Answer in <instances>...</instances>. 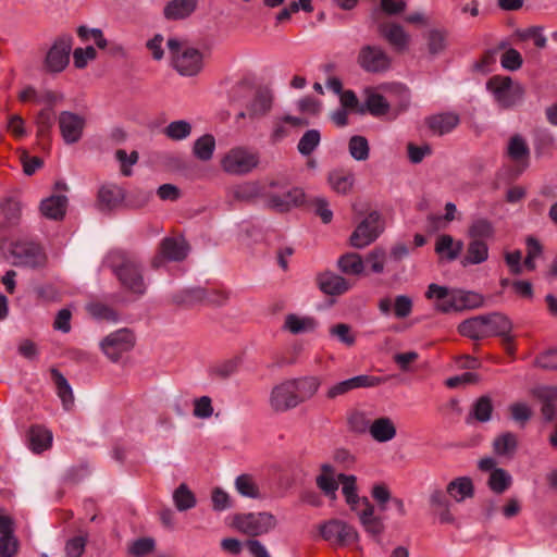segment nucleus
Wrapping results in <instances>:
<instances>
[{"label":"nucleus","instance_id":"obj_1","mask_svg":"<svg viewBox=\"0 0 557 557\" xmlns=\"http://www.w3.org/2000/svg\"><path fill=\"white\" fill-rule=\"evenodd\" d=\"M428 299L434 300L435 309L442 313L459 312L483 306V296L470 290L449 288L435 283L429 285Z\"/></svg>","mask_w":557,"mask_h":557},{"label":"nucleus","instance_id":"obj_2","mask_svg":"<svg viewBox=\"0 0 557 557\" xmlns=\"http://www.w3.org/2000/svg\"><path fill=\"white\" fill-rule=\"evenodd\" d=\"M111 264L113 272L122 286L128 292L143 296L146 293V284L143 276V268L134 257L117 252Z\"/></svg>","mask_w":557,"mask_h":557},{"label":"nucleus","instance_id":"obj_3","mask_svg":"<svg viewBox=\"0 0 557 557\" xmlns=\"http://www.w3.org/2000/svg\"><path fill=\"white\" fill-rule=\"evenodd\" d=\"M263 199L268 207L278 212H286L304 203L305 193L300 188L285 190L282 182L273 180L263 191Z\"/></svg>","mask_w":557,"mask_h":557},{"label":"nucleus","instance_id":"obj_4","mask_svg":"<svg viewBox=\"0 0 557 557\" xmlns=\"http://www.w3.org/2000/svg\"><path fill=\"white\" fill-rule=\"evenodd\" d=\"M10 255L14 259L13 264L16 267L41 268L47 260L42 247L38 243L27 239L11 243Z\"/></svg>","mask_w":557,"mask_h":557},{"label":"nucleus","instance_id":"obj_5","mask_svg":"<svg viewBox=\"0 0 557 557\" xmlns=\"http://www.w3.org/2000/svg\"><path fill=\"white\" fill-rule=\"evenodd\" d=\"M276 518L270 512H249L236 515L234 527L249 536H259L273 530Z\"/></svg>","mask_w":557,"mask_h":557},{"label":"nucleus","instance_id":"obj_6","mask_svg":"<svg viewBox=\"0 0 557 557\" xmlns=\"http://www.w3.org/2000/svg\"><path fill=\"white\" fill-rule=\"evenodd\" d=\"M259 163V156L245 147L231 149L222 159V169L230 174L243 175L251 172Z\"/></svg>","mask_w":557,"mask_h":557},{"label":"nucleus","instance_id":"obj_7","mask_svg":"<svg viewBox=\"0 0 557 557\" xmlns=\"http://www.w3.org/2000/svg\"><path fill=\"white\" fill-rule=\"evenodd\" d=\"M73 37L62 35L58 37L53 45L46 53L44 66L47 72L60 73L70 62V53L72 51Z\"/></svg>","mask_w":557,"mask_h":557},{"label":"nucleus","instance_id":"obj_8","mask_svg":"<svg viewBox=\"0 0 557 557\" xmlns=\"http://www.w3.org/2000/svg\"><path fill=\"white\" fill-rule=\"evenodd\" d=\"M486 87L497 103L504 108L515 106L522 97L521 87L513 85L510 77L493 76L488 79Z\"/></svg>","mask_w":557,"mask_h":557},{"label":"nucleus","instance_id":"obj_9","mask_svg":"<svg viewBox=\"0 0 557 557\" xmlns=\"http://www.w3.org/2000/svg\"><path fill=\"white\" fill-rule=\"evenodd\" d=\"M383 232L381 215L370 212L356 227L350 236V244L355 248H363L374 242Z\"/></svg>","mask_w":557,"mask_h":557},{"label":"nucleus","instance_id":"obj_10","mask_svg":"<svg viewBox=\"0 0 557 557\" xmlns=\"http://www.w3.org/2000/svg\"><path fill=\"white\" fill-rule=\"evenodd\" d=\"M357 62L368 73H382L391 67V58L384 49L375 45L360 48Z\"/></svg>","mask_w":557,"mask_h":557},{"label":"nucleus","instance_id":"obj_11","mask_svg":"<svg viewBox=\"0 0 557 557\" xmlns=\"http://www.w3.org/2000/svg\"><path fill=\"white\" fill-rule=\"evenodd\" d=\"M189 251V246L184 237H165L159 245V253L152 260V267L159 268L163 260L182 261Z\"/></svg>","mask_w":557,"mask_h":557},{"label":"nucleus","instance_id":"obj_12","mask_svg":"<svg viewBox=\"0 0 557 557\" xmlns=\"http://www.w3.org/2000/svg\"><path fill=\"white\" fill-rule=\"evenodd\" d=\"M205 299L220 306L227 299V294L219 290L207 294V292L200 287H193L178 290L171 296V301L181 306H191Z\"/></svg>","mask_w":557,"mask_h":557},{"label":"nucleus","instance_id":"obj_13","mask_svg":"<svg viewBox=\"0 0 557 557\" xmlns=\"http://www.w3.org/2000/svg\"><path fill=\"white\" fill-rule=\"evenodd\" d=\"M134 346V335L127 329H121L108 335L101 343L103 352L112 360L117 361L121 355Z\"/></svg>","mask_w":557,"mask_h":557},{"label":"nucleus","instance_id":"obj_14","mask_svg":"<svg viewBox=\"0 0 557 557\" xmlns=\"http://www.w3.org/2000/svg\"><path fill=\"white\" fill-rule=\"evenodd\" d=\"M58 123L65 144L73 145L82 138L86 125L84 116L71 111H62Z\"/></svg>","mask_w":557,"mask_h":557},{"label":"nucleus","instance_id":"obj_15","mask_svg":"<svg viewBox=\"0 0 557 557\" xmlns=\"http://www.w3.org/2000/svg\"><path fill=\"white\" fill-rule=\"evenodd\" d=\"M383 382L384 380L382 377L361 374L332 385L326 391L325 396L327 399L334 400L339 396L346 395L352 389L374 387Z\"/></svg>","mask_w":557,"mask_h":557},{"label":"nucleus","instance_id":"obj_16","mask_svg":"<svg viewBox=\"0 0 557 557\" xmlns=\"http://www.w3.org/2000/svg\"><path fill=\"white\" fill-rule=\"evenodd\" d=\"M320 533L324 540L337 544H350L358 539L356 529L339 520H331L323 524Z\"/></svg>","mask_w":557,"mask_h":557},{"label":"nucleus","instance_id":"obj_17","mask_svg":"<svg viewBox=\"0 0 557 557\" xmlns=\"http://www.w3.org/2000/svg\"><path fill=\"white\" fill-rule=\"evenodd\" d=\"M270 403L275 411L281 412L293 409L299 405L296 392L289 380L272 389Z\"/></svg>","mask_w":557,"mask_h":557},{"label":"nucleus","instance_id":"obj_18","mask_svg":"<svg viewBox=\"0 0 557 557\" xmlns=\"http://www.w3.org/2000/svg\"><path fill=\"white\" fill-rule=\"evenodd\" d=\"M202 54L199 50L186 47L181 54L175 55L174 66L185 76H194L202 69Z\"/></svg>","mask_w":557,"mask_h":557},{"label":"nucleus","instance_id":"obj_19","mask_svg":"<svg viewBox=\"0 0 557 557\" xmlns=\"http://www.w3.org/2000/svg\"><path fill=\"white\" fill-rule=\"evenodd\" d=\"M362 510L358 511V516L366 532L372 537H379L384 529L383 519L374 513V506L368 497H362Z\"/></svg>","mask_w":557,"mask_h":557},{"label":"nucleus","instance_id":"obj_20","mask_svg":"<svg viewBox=\"0 0 557 557\" xmlns=\"http://www.w3.org/2000/svg\"><path fill=\"white\" fill-rule=\"evenodd\" d=\"M273 95L268 88H258L252 99L246 104L251 120L265 116L272 109Z\"/></svg>","mask_w":557,"mask_h":557},{"label":"nucleus","instance_id":"obj_21","mask_svg":"<svg viewBox=\"0 0 557 557\" xmlns=\"http://www.w3.org/2000/svg\"><path fill=\"white\" fill-rule=\"evenodd\" d=\"M533 395L542 404V413L546 420H553L557 416V386L543 385L533 391Z\"/></svg>","mask_w":557,"mask_h":557},{"label":"nucleus","instance_id":"obj_22","mask_svg":"<svg viewBox=\"0 0 557 557\" xmlns=\"http://www.w3.org/2000/svg\"><path fill=\"white\" fill-rule=\"evenodd\" d=\"M379 32L396 50L400 51L407 48L409 35L401 25L394 22L381 23Z\"/></svg>","mask_w":557,"mask_h":557},{"label":"nucleus","instance_id":"obj_23","mask_svg":"<svg viewBox=\"0 0 557 557\" xmlns=\"http://www.w3.org/2000/svg\"><path fill=\"white\" fill-rule=\"evenodd\" d=\"M67 198L62 195H52L40 202L41 214L50 220H62L66 212Z\"/></svg>","mask_w":557,"mask_h":557},{"label":"nucleus","instance_id":"obj_24","mask_svg":"<svg viewBox=\"0 0 557 557\" xmlns=\"http://www.w3.org/2000/svg\"><path fill=\"white\" fill-rule=\"evenodd\" d=\"M123 199V189L114 184L103 185L98 191V203L101 211H110L116 208Z\"/></svg>","mask_w":557,"mask_h":557},{"label":"nucleus","instance_id":"obj_25","mask_svg":"<svg viewBox=\"0 0 557 557\" xmlns=\"http://www.w3.org/2000/svg\"><path fill=\"white\" fill-rule=\"evenodd\" d=\"M315 483L323 494L332 499L336 498L338 490V478L336 479L335 469L329 463L321 466V473L317 476Z\"/></svg>","mask_w":557,"mask_h":557},{"label":"nucleus","instance_id":"obj_26","mask_svg":"<svg viewBox=\"0 0 557 557\" xmlns=\"http://www.w3.org/2000/svg\"><path fill=\"white\" fill-rule=\"evenodd\" d=\"M289 381L296 392L299 404L312 398L321 385V380L318 376H304Z\"/></svg>","mask_w":557,"mask_h":557},{"label":"nucleus","instance_id":"obj_27","mask_svg":"<svg viewBox=\"0 0 557 557\" xmlns=\"http://www.w3.org/2000/svg\"><path fill=\"white\" fill-rule=\"evenodd\" d=\"M430 55L436 57L444 52L448 45V33L443 28H431L423 35Z\"/></svg>","mask_w":557,"mask_h":557},{"label":"nucleus","instance_id":"obj_28","mask_svg":"<svg viewBox=\"0 0 557 557\" xmlns=\"http://www.w3.org/2000/svg\"><path fill=\"white\" fill-rule=\"evenodd\" d=\"M197 7V0H172L164 7L166 20L176 21L188 17Z\"/></svg>","mask_w":557,"mask_h":557},{"label":"nucleus","instance_id":"obj_29","mask_svg":"<svg viewBox=\"0 0 557 557\" xmlns=\"http://www.w3.org/2000/svg\"><path fill=\"white\" fill-rule=\"evenodd\" d=\"M507 154L517 165H522V169L527 168L530 149L525 140L520 135H513L510 137L507 147Z\"/></svg>","mask_w":557,"mask_h":557},{"label":"nucleus","instance_id":"obj_30","mask_svg":"<svg viewBox=\"0 0 557 557\" xmlns=\"http://www.w3.org/2000/svg\"><path fill=\"white\" fill-rule=\"evenodd\" d=\"M484 320V326L486 329L487 337L490 336H502L511 331V322L507 317L498 312L488 314H482Z\"/></svg>","mask_w":557,"mask_h":557},{"label":"nucleus","instance_id":"obj_31","mask_svg":"<svg viewBox=\"0 0 557 557\" xmlns=\"http://www.w3.org/2000/svg\"><path fill=\"white\" fill-rule=\"evenodd\" d=\"M319 286L327 295H342L350 288V284L346 278L334 273L320 275Z\"/></svg>","mask_w":557,"mask_h":557},{"label":"nucleus","instance_id":"obj_32","mask_svg":"<svg viewBox=\"0 0 557 557\" xmlns=\"http://www.w3.org/2000/svg\"><path fill=\"white\" fill-rule=\"evenodd\" d=\"M18 99L22 102L45 103L47 108H53L62 99V96L50 90L38 92L34 87L28 86L20 92Z\"/></svg>","mask_w":557,"mask_h":557},{"label":"nucleus","instance_id":"obj_33","mask_svg":"<svg viewBox=\"0 0 557 557\" xmlns=\"http://www.w3.org/2000/svg\"><path fill=\"white\" fill-rule=\"evenodd\" d=\"M21 218V203L14 198H5L0 201V226L16 225Z\"/></svg>","mask_w":557,"mask_h":557},{"label":"nucleus","instance_id":"obj_34","mask_svg":"<svg viewBox=\"0 0 557 557\" xmlns=\"http://www.w3.org/2000/svg\"><path fill=\"white\" fill-rule=\"evenodd\" d=\"M338 481L342 483V493L345 496L346 503L355 511L362 506V497L357 493V478L344 473L338 474Z\"/></svg>","mask_w":557,"mask_h":557},{"label":"nucleus","instance_id":"obj_35","mask_svg":"<svg viewBox=\"0 0 557 557\" xmlns=\"http://www.w3.org/2000/svg\"><path fill=\"white\" fill-rule=\"evenodd\" d=\"M369 433L379 443H385L396 436V428L387 417H382L371 423Z\"/></svg>","mask_w":557,"mask_h":557},{"label":"nucleus","instance_id":"obj_36","mask_svg":"<svg viewBox=\"0 0 557 557\" xmlns=\"http://www.w3.org/2000/svg\"><path fill=\"white\" fill-rule=\"evenodd\" d=\"M462 249L463 243L460 240L455 242L453 236L448 234L440 235L436 239V253L446 257L450 261L457 259Z\"/></svg>","mask_w":557,"mask_h":557},{"label":"nucleus","instance_id":"obj_37","mask_svg":"<svg viewBox=\"0 0 557 557\" xmlns=\"http://www.w3.org/2000/svg\"><path fill=\"white\" fill-rule=\"evenodd\" d=\"M317 321L311 317H299L295 313H289L285 318L284 327L292 334H304L313 332L317 327Z\"/></svg>","mask_w":557,"mask_h":557},{"label":"nucleus","instance_id":"obj_38","mask_svg":"<svg viewBox=\"0 0 557 557\" xmlns=\"http://www.w3.org/2000/svg\"><path fill=\"white\" fill-rule=\"evenodd\" d=\"M458 332L462 336H467L472 339H481L487 337L482 314L462 321L458 325Z\"/></svg>","mask_w":557,"mask_h":557},{"label":"nucleus","instance_id":"obj_39","mask_svg":"<svg viewBox=\"0 0 557 557\" xmlns=\"http://www.w3.org/2000/svg\"><path fill=\"white\" fill-rule=\"evenodd\" d=\"M28 442L34 453H41L51 446L52 434L42 426H32L28 432Z\"/></svg>","mask_w":557,"mask_h":557},{"label":"nucleus","instance_id":"obj_40","mask_svg":"<svg viewBox=\"0 0 557 557\" xmlns=\"http://www.w3.org/2000/svg\"><path fill=\"white\" fill-rule=\"evenodd\" d=\"M51 379L55 385L58 396L62 400V405L65 410H70L74 403V396L73 391L67 382V380L64 377V375L59 372L57 369H51L50 371Z\"/></svg>","mask_w":557,"mask_h":557},{"label":"nucleus","instance_id":"obj_41","mask_svg":"<svg viewBox=\"0 0 557 557\" xmlns=\"http://www.w3.org/2000/svg\"><path fill=\"white\" fill-rule=\"evenodd\" d=\"M355 175L350 171L334 170L329 174V184L338 194H347L354 186Z\"/></svg>","mask_w":557,"mask_h":557},{"label":"nucleus","instance_id":"obj_42","mask_svg":"<svg viewBox=\"0 0 557 557\" xmlns=\"http://www.w3.org/2000/svg\"><path fill=\"white\" fill-rule=\"evenodd\" d=\"M518 447L517 436L511 432H505L493 441V450L500 457H511Z\"/></svg>","mask_w":557,"mask_h":557},{"label":"nucleus","instance_id":"obj_43","mask_svg":"<svg viewBox=\"0 0 557 557\" xmlns=\"http://www.w3.org/2000/svg\"><path fill=\"white\" fill-rule=\"evenodd\" d=\"M268 188V185L260 186L257 183H245L237 185L232 189L234 199L238 201H252L257 197L263 198V191Z\"/></svg>","mask_w":557,"mask_h":557},{"label":"nucleus","instance_id":"obj_44","mask_svg":"<svg viewBox=\"0 0 557 557\" xmlns=\"http://www.w3.org/2000/svg\"><path fill=\"white\" fill-rule=\"evenodd\" d=\"M173 502L178 511L189 510L197 504L195 494L185 483L180 484L174 490Z\"/></svg>","mask_w":557,"mask_h":557},{"label":"nucleus","instance_id":"obj_45","mask_svg":"<svg viewBox=\"0 0 557 557\" xmlns=\"http://www.w3.org/2000/svg\"><path fill=\"white\" fill-rule=\"evenodd\" d=\"M54 124L52 108L40 110L36 116L37 136L42 145L49 139L50 132Z\"/></svg>","mask_w":557,"mask_h":557},{"label":"nucleus","instance_id":"obj_46","mask_svg":"<svg viewBox=\"0 0 557 557\" xmlns=\"http://www.w3.org/2000/svg\"><path fill=\"white\" fill-rule=\"evenodd\" d=\"M339 270L347 275H360L364 270V262L360 255L348 252L338 259Z\"/></svg>","mask_w":557,"mask_h":557},{"label":"nucleus","instance_id":"obj_47","mask_svg":"<svg viewBox=\"0 0 557 557\" xmlns=\"http://www.w3.org/2000/svg\"><path fill=\"white\" fill-rule=\"evenodd\" d=\"M459 123L458 115L454 113H444L430 119V128L443 135L451 132Z\"/></svg>","mask_w":557,"mask_h":557},{"label":"nucleus","instance_id":"obj_48","mask_svg":"<svg viewBox=\"0 0 557 557\" xmlns=\"http://www.w3.org/2000/svg\"><path fill=\"white\" fill-rule=\"evenodd\" d=\"M366 95V107L372 115L380 116L388 112L389 103L382 95L370 89Z\"/></svg>","mask_w":557,"mask_h":557},{"label":"nucleus","instance_id":"obj_49","mask_svg":"<svg viewBox=\"0 0 557 557\" xmlns=\"http://www.w3.org/2000/svg\"><path fill=\"white\" fill-rule=\"evenodd\" d=\"M488 257L487 245L480 239H472L468 245L465 263L479 264L484 262Z\"/></svg>","mask_w":557,"mask_h":557},{"label":"nucleus","instance_id":"obj_50","mask_svg":"<svg viewBox=\"0 0 557 557\" xmlns=\"http://www.w3.org/2000/svg\"><path fill=\"white\" fill-rule=\"evenodd\" d=\"M321 134L318 129H308L300 137L297 149L299 153L304 157L310 156L315 148L320 145Z\"/></svg>","mask_w":557,"mask_h":557},{"label":"nucleus","instance_id":"obj_51","mask_svg":"<svg viewBox=\"0 0 557 557\" xmlns=\"http://www.w3.org/2000/svg\"><path fill=\"white\" fill-rule=\"evenodd\" d=\"M215 149V139L212 135L206 134L199 137L194 144V153L201 161L212 158Z\"/></svg>","mask_w":557,"mask_h":557},{"label":"nucleus","instance_id":"obj_52","mask_svg":"<svg viewBox=\"0 0 557 557\" xmlns=\"http://www.w3.org/2000/svg\"><path fill=\"white\" fill-rule=\"evenodd\" d=\"M448 494L457 502H461L473 493V485L470 479L459 478L451 481L447 486Z\"/></svg>","mask_w":557,"mask_h":557},{"label":"nucleus","instance_id":"obj_53","mask_svg":"<svg viewBox=\"0 0 557 557\" xmlns=\"http://www.w3.org/2000/svg\"><path fill=\"white\" fill-rule=\"evenodd\" d=\"M490 488L497 494L504 493L511 485V475L504 469H494L487 482Z\"/></svg>","mask_w":557,"mask_h":557},{"label":"nucleus","instance_id":"obj_54","mask_svg":"<svg viewBox=\"0 0 557 557\" xmlns=\"http://www.w3.org/2000/svg\"><path fill=\"white\" fill-rule=\"evenodd\" d=\"M350 156L357 161H364L369 158L370 147L368 139L360 135L350 137L348 143Z\"/></svg>","mask_w":557,"mask_h":557},{"label":"nucleus","instance_id":"obj_55","mask_svg":"<svg viewBox=\"0 0 557 557\" xmlns=\"http://www.w3.org/2000/svg\"><path fill=\"white\" fill-rule=\"evenodd\" d=\"M493 404L488 396H481L472 406L470 417L480 422H487L491 419Z\"/></svg>","mask_w":557,"mask_h":557},{"label":"nucleus","instance_id":"obj_56","mask_svg":"<svg viewBox=\"0 0 557 557\" xmlns=\"http://www.w3.org/2000/svg\"><path fill=\"white\" fill-rule=\"evenodd\" d=\"M332 337L336 338L342 344L350 347L356 343V336L352 333L351 326L346 323H337L329 329Z\"/></svg>","mask_w":557,"mask_h":557},{"label":"nucleus","instance_id":"obj_57","mask_svg":"<svg viewBox=\"0 0 557 557\" xmlns=\"http://www.w3.org/2000/svg\"><path fill=\"white\" fill-rule=\"evenodd\" d=\"M527 245V257L523 261V265L530 270H535V259L541 256L543 247L541 243L533 236H528L525 239Z\"/></svg>","mask_w":557,"mask_h":557},{"label":"nucleus","instance_id":"obj_58","mask_svg":"<svg viewBox=\"0 0 557 557\" xmlns=\"http://www.w3.org/2000/svg\"><path fill=\"white\" fill-rule=\"evenodd\" d=\"M235 487L237 492L245 497H259L258 486L256 485L253 479L248 474H242L237 476L235 480Z\"/></svg>","mask_w":557,"mask_h":557},{"label":"nucleus","instance_id":"obj_59","mask_svg":"<svg viewBox=\"0 0 557 557\" xmlns=\"http://www.w3.org/2000/svg\"><path fill=\"white\" fill-rule=\"evenodd\" d=\"M191 126L186 121L171 122L164 129V134L173 140H182L190 135Z\"/></svg>","mask_w":557,"mask_h":557},{"label":"nucleus","instance_id":"obj_60","mask_svg":"<svg viewBox=\"0 0 557 557\" xmlns=\"http://www.w3.org/2000/svg\"><path fill=\"white\" fill-rule=\"evenodd\" d=\"M371 419L364 411L356 410L348 417V424L351 431L356 433H366L370 431Z\"/></svg>","mask_w":557,"mask_h":557},{"label":"nucleus","instance_id":"obj_61","mask_svg":"<svg viewBox=\"0 0 557 557\" xmlns=\"http://www.w3.org/2000/svg\"><path fill=\"white\" fill-rule=\"evenodd\" d=\"M493 234V226L486 219H476L469 227V236L472 239L483 240Z\"/></svg>","mask_w":557,"mask_h":557},{"label":"nucleus","instance_id":"obj_62","mask_svg":"<svg viewBox=\"0 0 557 557\" xmlns=\"http://www.w3.org/2000/svg\"><path fill=\"white\" fill-rule=\"evenodd\" d=\"M87 310L96 319L111 322L117 321V313L104 304L91 302L87 306Z\"/></svg>","mask_w":557,"mask_h":557},{"label":"nucleus","instance_id":"obj_63","mask_svg":"<svg viewBox=\"0 0 557 557\" xmlns=\"http://www.w3.org/2000/svg\"><path fill=\"white\" fill-rule=\"evenodd\" d=\"M535 366L544 370H557V347L541 352L535 359Z\"/></svg>","mask_w":557,"mask_h":557},{"label":"nucleus","instance_id":"obj_64","mask_svg":"<svg viewBox=\"0 0 557 557\" xmlns=\"http://www.w3.org/2000/svg\"><path fill=\"white\" fill-rule=\"evenodd\" d=\"M238 364L239 360L237 358L225 360L213 366L211 368V373L221 379H227L237 371Z\"/></svg>","mask_w":557,"mask_h":557}]
</instances>
